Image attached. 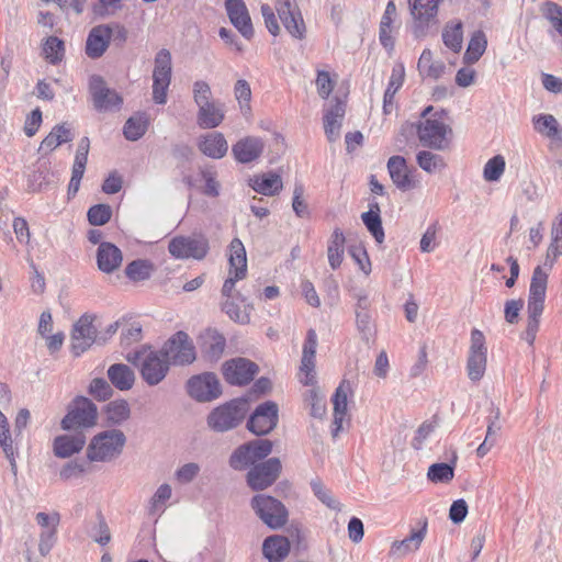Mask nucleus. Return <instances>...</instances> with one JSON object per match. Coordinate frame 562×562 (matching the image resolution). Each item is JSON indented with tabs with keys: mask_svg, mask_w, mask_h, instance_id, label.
<instances>
[{
	"mask_svg": "<svg viewBox=\"0 0 562 562\" xmlns=\"http://www.w3.org/2000/svg\"><path fill=\"white\" fill-rule=\"evenodd\" d=\"M548 283V272L538 266L532 272L527 304V326L521 338L532 346L540 325V316L544 308V299Z\"/></svg>",
	"mask_w": 562,
	"mask_h": 562,
	"instance_id": "obj_1",
	"label": "nucleus"
},
{
	"mask_svg": "<svg viewBox=\"0 0 562 562\" xmlns=\"http://www.w3.org/2000/svg\"><path fill=\"white\" fill-rule=\"evenodd\" d=\"M431 111L432 106H427L422 112V120L416 125L417 135L423 146L442 150L448 146L447 134L451 130L441 120L428 116ZM414 128V124L407 123L402 126V134L412 133Z\"/></svg>",
	"mask_w": 562,
	"mask_h": 562,
	"instance_id": "obj_2",
	"label": "nucleus"
},
{
	"mask_svg": "<svg viewBox=\"0 0 562 562\" xmlns=\"http://www.w3.org/2000/svg\"><path fill=\"white\" fill-rule=\"evenodd\" d=\"M126 436L120 429H110L97 434L87 449V458L91 462H110L123 451Z\"/></svg>",
	"mask_w": 562,
	"mask_h": 562,
	"instance_id": "obj_3",
	"label": "nucleus"
},
{
	"mask_svg": "<svg viewBox=\"0 0 562 562\" xmlns=\"http://www.w3.org/2000/svg\"><path fill=\"white\" fill-rule=\"evenodd\" d=\"M127 360L139 368L140 376L150 386L159 384L169 371L168 361L159 350L142 348L127 356Z\"/></svg>",
	"mask_w": 562,
	"mask_h": 562,
	"instance_id": "obj_4",
	"label": "nucleus"
},
{
	"mask_svg": "<svg viewBox=\"0 0 562 562\" xmlns=\"http://www.w3.org/2000/svg\"><path fill=\"white\" fill-rule=\"evenodd\" d=\"M229 277L225 280L222 288V295L225 300H240L245 302V297L235 291V284L238 280H243L247 274V257L243 243L238 238H234L229 245Z\"/></svg>",
	"mask_w": 562,
	"mask_h": 562,
	"instance_id": "obj_5",
	"label": "nucleus"
},
{
	"mask_svg": "<svg viewBox=\"0 0 562 562\" xmlns=\"http://www.w3.org/2000/svg\"><path fill=\"white\" fill-rule=\"evenodd\" d=\"M246 415V402L232 400L210 412L206 424L210 429L216 432H225L236 428Z\"/></svg>",
	"mask_w": 562,
	"mask_h": 562,
	"instance_id": "obj_6",
	"label": "nucleus"
},
{
	"mask_svg": "<svg viewBox=\"0 0 562 562\" xmlns=\"http://www.w3.org/2000/svg\"><path fill=\"white\" fill-rule=\"evenodd\" d=\"M98 408L88 397L77 396L68 406L67 414L60 422L64 430L91 428L97 425Z\"/></svg>",
	"mask_w": 562,
	"mask_h": 562,
	"instance_id": "obj_7",
	"label": "nucleus"
},
{
	"mask_svg": "<svg viewBox=\"0 0 562 562\" xmlns=\"http://www.w3.org/2000/svg\"><path fill=\"white\" fill-rule=\"evenodd\" d=\"M97 316L93 314H83L72 326L71 330V350L76 356L87 351L94 342L103 345L106 337L99 336L94 326Z\"/></svg>",
	"mask_w": 562,
	"mask_h": 562,
	"instance_id": "obj_8",
	"label": "nucleus"
},
{
	"mask_svg": "<svg viewBox=\"0 0 562 562\" xmlns=\"http://www.w3.org/2000/svg\"><path fill=\"white\" fill-rule=\"evenodd\" d=\"M441 0H408L413 19L412 31L416 38L427 35L430 26L437 21L438 8Z\"/></svg>",
	"mask_w": 562,
	"mask_h": 562,
	"instance_id": "obj_9",
	"label": "nucleus"
},
{
	"mask_svg": "<svg viewBox=\"0 0 562 562\" xmlns=\"http://www.w3.org/2000/svg\"><path fill=\"white\" fill-rule=\"evenodd\" d=\"M168 366H184L195 360V350L192 340L184 331L176 333L159 350Z\"/></svg>",
	"mask_w": 562,
	"mask_h": 562,
	"instance_id": "obj_10",
	"label": "nucleus"
},
{
	"mask_svg": "<svg viewBox=\"0 0 562 562\" xmlns=\"http://www.w3.org/2000/svg\"><path fill=\"white\" fill-rule=\"evenodd\" d=\"M251 507L260 519L272 529L283 527L288 520V510L284 505L271 496L256 495L251 499Z\"/></svg>",
	"mask_w": 562,
	"mask_h": 562,
	"instance_id": "obj_11",
	"label": "nucleus"
},
{
	"mask_svg": "<svg viewBox=\"0 0 562 562\" xmlns=\"http://www.w3.org/2000/svg\"><path fill=\"white\" fill-rule=\"evenodd\" d=\"M187 392L200 403L212 402L222 394L221 383L212 372L191 376L187 382Z\"/></svg>",
	"mask_w": 562,
	"mask_h": 562,
	"instance_id": "obj_12",
	"label": "nucleus"
},
{
	"mask_svg": "<svg viewBox=\"0 0 562 562\" xmlns=\"http://www.w3.org/2000/svg\"><path fill=\"white\" fill-rule=\"evenodd\" d=\"M169 252L177 259H203L209 250V241L204 236H178L170 240Z\"/></svg>",
	"mask_w": 562,
	"mask_h": 562,
	"instance_id": "obj_13",
	"label": "nucleus"
},
{
	"mask_svg": "<svg viewBox=\"0 0 562 562\" xmlns=\"http://www.w3.org/2000/svg\"><path fill=\"white\" fill-rule=\"evenodd\" d=\"M279 420V407L277 403L267 401L256 407L247 422L249 431L257 436H263L272 431Z\"/></svg>",
	"mask_w": 562,
	"mask_h": 562,
	"instance_id": "obj_14",
	"label": "nucleus"
},
{
	"mask_svg": "<svg viewBox=\"0 0 562 562\" xmlns=\"http://www.w3.org/2000/svg\"><path fill=\"white\" fill-rule=\"evenodd\" d=\"M281 472V462L278 458L255 465L247 474L248 485L255 491H261L272 485Z\"/></svg>",
	"mask_w": 562,
	"mask_h": 562,
	"instance_id": "obj_15",
	"label": "nucleus"
},
{
	"mask_svg": "<svg viewBox=\"0 0 562 562\" xmlns=\"http://www.w3.org/2000/svg\"><path fill=\"white\" fill-rule=\"evenodd\" d=\"M222 371L229 384L244 385L254 379L258 366L246 358H236L224 362Z\"/></svg>",
	"mask_w": 562,
	"mask_h": 562,
	"instance_id": "obj_16",
	"label": "nucleus"
},
{
	"mask_svg": "<svg viewBox=\"0 0 562 562\" xmlns=\"http://www.w3.org/2000/svg\"><path fill=\"white\" fill-rule=\"evenodd\" d=\"M277 12L286 31L296 38H302L305 25L296 0H277Z\"/></svg>",
	"mask_w": 562,
	"mask_h": 562,
	"instance_id": "obj_17",
	"label": "nucleus"
},
{
	"mask_svg": "<svg viewBox=\"0 0 562 562\" xmlns=\"http://www.w3.org/2000/svg\"><path fill=\"white\" fill-rule=\"evenodd\" d=\"M90 92L93 103L99 111H111L120 108L123 100L119 93L109 89L100 76H92L90 79Z\"/></svg>",
	"mask_w": 562,
	"mask_h": 562,
	"instance_id": "obj_18",
	"label": "nucleus"
},
{
	"mask_svg": "<svg viewBox=\"0 0 562 562\" xmlns=\"http://www.w3.org/2000/svg\"><path fill=\"white\" fill-rule=\"evenodd\" d=\"M202 357L210 362H216L224 353L226 339L216 329L207 328L199 337Z\"/></svg>",
	"mask_w": 562,
	"mask_h": 562,
	"instance_id": "obj_19",
	"label": "nucleus"
},
{
	"mask_svg": "<svg viewBox=\"0 0 562 562\" xmlns=\"http://www.w3.org/2000/svg\"><path fill=\"white\" fill-rule=\"evenodd\" d=\"M225 8L232 24L245 38H251L254 27L244 0H225Z\"/></svg>",
	"mask_w": 562,
	"mask_h": 562,
	"instance_id": "obj_20",
	"label": "nucleus"
},
{
	"mask_svg": "<svg viewBox=\"0 0 562 562\" xmlns=\"http://www.w3.org/2000/svg\"><path fill=\"white\" fill-rule=\"evenodd\" d=\"M265 143L260 137L247 136L232 147L234 158L241 164H248L260 157Z\"/></svg>",
	"mask_w": 562,
	"mask_h": 562,
	"instance_id": "obj_21",
	"label": "nucleus"
},
{
	"mask_svg": "<svg viewBox=\"0 0 562 562\" xmlns=\"http://www.w3.org/2000/svg\"><path fill=\"white\" fill-rule=\"evenodd\" d=\"M427 519L422 521V527L412 530L411 535L403 540L394 541L390 549V557L403 558L409 553L417 551L427 535Z\"/></svg>",
	"mask_w": 562,
	"mask_h": 562,
	"instance_id": "obj_22",
	"label": "nucleus"
},
{
	"mask_svg": "<svg viewBox=\"0 0 562 562\" xmlns=\"http://www.w3.org/2000/svg\"><path fill=\"white\" fill-rule=\"evenodd\" d=\"M351 384L347 380H342L333 395L331 402L334 406V428L333 437H337L342 425V420L347 414L348 396L351 394Z\"/></svg>",
	"mask_w": 562,
	"mask_h": 562,
	"instance_id": "obj_23",
	"label": "nucleus"
},
{
	"mask_svg": "<svg viewBox=\"0 0 562 562\" xmlns=\"http://www.w3.org/2000/svg\"><path fill=\"white\" fill-rule=\"evenodd\" d=\"M198 148L212 159H221L227 154L228 144L222 133L211 132L199 137Z\"/></svg>",
	"mask_w": 562,
	"mask_h": 562,
	"instance_id": "obj_24",
	"label": "nucleus"
},
{
	"mask_svg": "<svg viewBox=\"0 0 562 562\" xmlns=\"http://www.w3.org/2000/svg\"><path fill=\"white\" fill-rule=\"evenodd\" d=\"M112 30L108 25L93 27L86 42V54L90 58H99L106 50L111 41Z\"/></svg>",
	"mask_w": 562,
	"mask_h": 562,
	"instance_id": "obj_25",
	"label": "nucleus"
},
{
	"mask_svg": "<svg viewBox=\"0 0 562 562\" xmlns=\"http://www.w3.org/2000/svg\"><path fill=\"white\" fill-rule=\"evenodd\" d=\"M344 116L345 104L336 99L324 114V130L328 142L334 143L339 139Z\"/></svg>",
	"mask_w": 562,
	"mask_h": 562,
	"instance_id": "obj_26",
	"label": "nucleus"
},
{
	"mask_svg": "<svg viewBox=\"0 0 562 562\" xmlns=\"http://www.w3.org/2000/svg\"><path fill=\"white\" fill-rule=\"evenodd\" d=\"M86 445V436L79 431L75 435H61L54 439V453L58 458H69L78 453Z\"/></svg>",
	"mask_w": 562,
	"mask_h": 562,
	"instance_id": "obj_27",
	"label": "nucleus"
},
{
	"mask_svg": "<svg viewBox=\"0 0 562 562\" xmlns=\"http://www.w3.org/2000/svg\"><path fill=\"white\" fill-rule=\"evenodd\" d=\"M123 260L122 251L111 243H101L98 247L97 262L102 272L111 273Z\"/></svg>",
	"mask_w": 562,
	"mask_h": 562,
	"instance_id": "obj_28",
	"label": "nucleus"
},
{
	"mask_svg": "<svg viewBox=\"0 0 562 562\" xmlns=\"http://www.w3.org/2000/svg\"><path fill=\"white\" fill-rule=\"evenodd\" d=\"M387 170L393 183L402 191H407L415 187L412 180L405 158L402 156H392L387 161Z\"/></svg>",
	"mask_w": 562,
	"mask_h": 562,
	"instance_id": "obj_29",
	"label": "nucleus"
},
{
	"mask_svg": "<svg viewBox=\"0 0 562 562\" xmlns=\"http://www.w3.org/2000/svg\"><path fill=\"white\" fill-rule=\"evenodd\" d=\"M533 128L552 142L562 144V127L552 114H538L532 117Z\"/></svg>",
	"mask_w": 562,
	"mask_h": 562,
	"instance_id": "obj_30",
	"label": "nucleus"
},
{
	"mask_svg": "<svg viewBox=\"0 0 562 562\" xmlns=\"http://www.w3.org/2000/svg\"><path fill=\"white\" fill-rule=\"evenodd\" d=\"M290 551V542L282 536H270L265 539L262 553L270 562L282 561Z\"/></svg>",
	"mask_w": 562,
	"mask_h": 562,
	"instance_id": "obj_31",
	"label": "nucleus"
},
{
	"mask_svg": "<svg viewBox=\"0 0 562 562\" xmlns=\"http://www.w3.org/2000/svg\"><path fill=\"white\" fill-rule=\"evenodd\" d=\"M108 378L120 391L131 390L135 382V374L133 370L123 363L112 364L108 369Z\"/></svg>",
	"mask_w": 562,
	"mask_h": 562,
	"instance_id": "obj_32",
	"label": "nucleus"
},
{
	"mask_svg": "<svg viewBox=\"0 0 562 562\" xmlns=\"http://www.w3.org/2000/svg\"><path fill=\"white\" fill-rule=\"evenodd\" d=\"M72 139V134L67 124L56 125L50 133L42 140L38 150L48 154L64 143Z\"/></svg>",
	"mask_w": 562,
	"mask_h": 562,
	"instance_id": "obj_33",
	"label": "nucleus"
},
{
	"mask_svg": "<svg viewBox=\"0 0 562 562\" xmlns=\"http://www.w3.org/2000/svg\"><path fill=\"white\" fill-rule=\"evenodd\" d=\"M131 417V407L125 400H116L104 407V418L109 426H121Z\"/></svg>",
	"mask_w": 562,
	"mask_h": 562,
	"instance_id": "obj_34",
	"label": "nucleus"
},
{
	"mask_svg": "<svg viewBox=\"0 0 562 562\" xmlns=\"http://www.w3.org/2000/svg\"><path fill=\"white\" fill-rule=\"evenodd\" d=\"M345 235L340 228H335L327 246V257L331 269L336 270L344 260Z\"/></svg>",
	"mask_w": 562,
	"mask_h": 562,
	"instance_id": "obj_35",
	"label": "nucleus"
},
{
	"mask_svg": "<svg viewBox=\"0 0 562 562\" xmlns=\"http://www.w3.org/2000/svg\"><path fill=\"white\" fill-rule=\"evenodd\" d=\"M362 222L367 229L371 233L378 244L384 240V231L380 216V207L378 203L370 204V210L361 215Z\"/></svg>",
	"mask_w": 562,
	"mask_h": 562,
	"instance_id": "obj_36",
	"label": "nucleus"
},
{
	"mask_svg": "<svg viewBox=\"0 0 562 562\" xmlns=\"http://www.w3.org/2000/svg\"><path fill=\"white\" fill-rule=\"evenodd\" d=\"M224 120V113L213 102L202 105L198 111V125L202 128L217 127Z\"/></svg>",
	"mask_w": 562,
	"mask_h": 562,
	"instance_id": "obj_37",
	"label": "nucleus"
},
{
	"mask_svg": "<svg viewBox=\"0 0 562 562\" xmlns=\"http://www.w3.org/2000/svg\"><path fill=\"white\" fill-rule=\"evenodd\" d=\"M251 181L252 189L263 195H274L282 189L281 177L273 172L256 177Z\"/></svg>",
	"mask_w": 562,
	"mask_h": 562,
	"instance_id": "obj_38",
	"label": "nucleus"
},
{
	"mask_svg": "<svg viewBox=\"0 0 562 562\" xmlns=\"http://www.w3.org/2000/svg\"><path fill=\"white\" fill-rule=\"evenodd\" d=\"M458 456L453 452L451 463H434L429 467L427 477L434 483H448L454 476V464Z\"/></svg>",
	"mask_w": 562,
	"mask_h": 562,
	"instance_id": "obj_39",
	"label": "nucleus"
},
{
	"mask_svg": "<svg viewBox=\"0 0 562 562\" xmlns=\"http://www.w3.org/2000/svg\"><path fill=\"white\" fill-rule=\"evenodd\" d=\"M147 126L148 120L146 114L137 113L126 121L123 127V134L126 139L135 142L146 133Z\"/></svg>",
	"mask_w": 562,
	"mask_h": 562,
	"instance_id": "obj_40",
	"label": "nucleus"
},
{
	"mask_svg": "<svg viewBox=\"0 0 562 562\" xmlns=\"http://www.w3.org/2000/svg\"><path fill=\"white\" fill-rule=\"evenodd\" d=\"M487 46V40L482 31H476L471 36L467 52L463 56V61L467 64L476 63L484 54Z\"/></svg>",
	"mask_w": 562,
	"mask_h": 562,
	"instance_id": "obj_41",
	"label": "nucleus"
},
{
	"mask_svg": "<svg viewBox=\"0 0 562 562\" xmlns=\"http://www.w3.org/2000/svg\"><path fill=\"white\" fill-rule=\"evenodd\" d=\"M418 70L423 76H427L432 79H438L445 70V65L441 61L432 60V53L426 48L423 50L418 59Z\"/></svg>",
	"mask_w": 562,
	"mask_h": 562,
	"instance_id": "obj_42",
	"label": "nucleus"
},
{
	"mask_svg": "<svg viewBox=\"0 0 562 562\" xmlns=\"http://www.w3.org/2000/svg\"><path fill=\"white\" fill-rule=\"evenodd\" d=\"M462 23L460 21L450 22L445 26L442 32V41L448 48L454 53H458L462 47Z\"/></svg>",
	"mask_w": 562,
	"mask_h": 562,
	"instance_id": "obj_43",
	"label": "nucleus"
},
{
	"mask_svg": "<svg viewBox=\"0 0 562 562\" xmlns=\"http://www.w3.org/2000/svg\"><path fill=\"white\" fill-rule=\"evenodd\" d=\"M170 72H153V100L157 104L167 102V91L171 82Z\"/></svg>",
	"mask_w": 562,
	"mask_h": 562,
	"instance_id": "obj_44",
	"label": "nucleus"
},
{
	"mask_svg": "<svg viewBox=\"0 0 562 562\" xmlns=\"http://www.w3.org/2000/svg\"><path fill=\"white\" fill-rule=\"evenodd\" d=\"M506 167L505 158L502 155H496L488 159L483 168V178L488 182L498 181Z\"/></svg>",
	"mask_w": 562,
	"mask_h": 562,
	"instance_id": "obj_45",
	"label": "nucleus"
},
{
	"mask_svg": "<svg viewBox=\"0 0 562 562\" xmlns=\"http://www.w3.org/2000/svg\"><path fill=\"white\" fill-rule=\"evenodd\" d=\"M256 461L251 456V452L247 446L244 443L234 450L229 458V465L234 470L241 471L248 468L251 464H255Z\"/></svg>",
	"mask_w": 562,
	"mask_h": 562,
	"instance_id": "obj_46",
	"label": "nucleus"
},
{
	"mask_svg": "<svg viewBox=\"0 0 562 562\" xmlns=\"http://www.w3.org/2000/svg\"><path fill=\"white\" fill-rule=\"evenodd\" d=\"M487 353H474L468 357V375L471 381H480L486 369Z\"/></svg>",
	"mask_w": 562,
	"mask_h": 562,
	"instance_id": "obj_47",
	"label": "nucleus"
},
{
	"mask_svg": "<svg viewBox=\"0 0 562 562\" xmlns=\"http://www.w3.org/2000/svg\"><path fill=\"white\" fill-rule=\"evenodd\" d=\"M311 487L314 493V495L328 508L333 510L340 512L341 505L340 503L335 498V496L331 494L329 490H327L324 484L319 480H313L311 482Z\"/></svg>",
	"mask_w": 562,
	"mask_h": 562,
	"instance_id": "obj_48",
	"label": "nucleus"
},
{
	"mask_svg": "<svg viewBox=\"0 0 562 562\" xmlns=\"http://www.w3.org/2000/svg\"><path fill=\"white\" fill-rule=\"evenodd\" d=\"M418 166L426 172L432 173L445 168L443 159L431 151L422 150L417 154Z\"/></svg>",
	"mask_w": 562,
	"mask_h": 562,
	"instance_id": "obj_49",
	"label": "nucleus"
},
{
	"mask_svg": "<svg viewBox=\"0 0 562 562\" xmlns=\"http://www.w3.org/2000/svg\"><path fill=\"white\" fill-rule=\"evenodd\" d=\"M153 272V266L145 260H135L126 266L125 273L133 281L147 280Z\"/></svg>",
	"mask_w": 562,
	"mask_h": 562,
	"instance_id": "obj_50",
	"label": "nucleus"
},
{
	"mask_svg": "<svg viewBox=\"0 0 562 562\" xmlns=\"http://www.w3.org/2000/svg\"><path fill=\"white\" fill-rule=\"evenodd\" d=\"M223 312L234 322L238 324H248L250 322V314L245 308L241 310L239 305L235 302V299L224 300L222 302Z\"/></svg>",
	"mask_w": 562,
	"mask_h": 562,
	"instance_id": "obj_51",
	"label": "nucleus"
},
{
	"mask_svg": "<svg viewBox=\"0 0 562 562\" xmlns=\"http://www.w3.org/2000/svg\"><path fill=\"white\" fill-rule=\"evenodd\" d=\"M43 54L45 58L56 64L61 60L64 54V43L56 36H49L43 46Z\"/></svg>",
	"mask_w": 562,
	"mask_h": 562,
	"instance_id": "obj_52",
	"label": "nucleus"
},
{
	"mask_svg": "<svg viewBox=\"0 0 562 562\" xmlns=\"http://www.w3.org/2000/svg\"><path fill=\"white\" fill-rule=\"evenodd\" d=\"M87 216L91 225L101 226L110 221L112 210L106 204H97L88 210Z\"/></svg>",
	"mask_w": 562,
	"mask_h": 562,
	"instance_id": "obj_53",
	"label": "nucleus"
},
{
	"mask_svg": "<svg viewBox=\"0 0 562 562\" xmlns=\"http://www.w3.org/2000/svg\"><path fill=\"white\" fill-rule=\"evenodd\" d=\"M89 536L99 544L105 546L111 540V532L104 517L99 514L94 526L89 531Z\"/></svg>",
	"mask_w": 562,
	"mask_h": 562,
	"instance_id": "obj_54",
	"label": "nucleus"
},
{
	"mask_svg": "<svg viewBox=\"0 0 562 562\" xmlns=\"http://www.w3.org/2000/svg\"><path fill=\"white\" fill-rule=\"evenodd\" d=\"M171 497V486L169 484H161L150 499L149 515H155L162 509L165 502Z\"/></svg>",
	"mask_w": 562,
	"mask_h": 562,
	"instance_id": "obj_55",
	"label": "nucleus"
},
{
	"mask_svg": "<svg viewBox=\"0 0 562 562\" xmlns=\"http://www.w3.org/2000/svg\"><path fill=\"white\" fill-rule=\"evenodd\" d=\"M299 380L304 385L313 386L316 383L315 359L302 357Z\"/></svg>",
	"mask_w": 562,
	"mask_h": 562,
	"instance_id": "obj_56",
	"label": "nucleus"
},
{
	"mask_svg": "<svg viewBox=\"0 0 562 562\" xmlns=\"http://www.w3.org/2000/svg\"><path fill=\"white\" fill-rule=\"evenodd\" d=\"M543 15L562 36V7L553 2H547L543 7Z\"/></svg>",
	"mask_w": 562,
	"mask_h": 562,
	"instance_id": "obj_57",
	"label": "nucleus"
},
{
	"mask_svg": "<svg viewBox=\"0 0 562 562\" xmlns=\"http://www.w3.org/2000/svg\"><path fill=\"white\" fill-rule=\"evenodd\" d=\"M247 446L256 462L265 459L272 451V442L268 439H256L247 442Z\"/></svg>",
	"mask_w": 562,
	"mask_h": 562,
	"instance_id": "obj_58",
	"label": "nucleus"
},
{
	"mask_svg": "<svg viewBox=\"0 0 562 562\" xmlns=\"http://www.w3.org/2000/svg\"><path fill=\"white\" fill-rule=\"evenodd\" d=\"M89 392L99 401H105L112 395L111 385L102 378H95L91 381Z\"/></svg>",
	"mask_w": 562,
	"mask_h": 562,
	"instance_id": "obj_59",
	"label": "nucleus"
},
{
	"mask_svg": "<svg viewBox=\"0 0 562 562\" xmlns=\"http://www.w3.org/2000/svg\"><path fill=\"white\" fill-rule=\"evenodd\" d=\"M200 465L195 462H189L176 471V479L181 484L191 483L199 474Z\"/></svg>",
	"mask_w": 562,
	"mask_h": 562,
	"instance_id": "obj_60",
	"label": "nucleus"
},
{
	"mask_svg": "<svg viewBox=\"0 0 562 562\" xmlns=\"http://www.w3.org/2000/svg\"><path fill=\"white\" fill-rule=\"evenodd\" d=\"M315 83L317 93L322 99H327L335 87V82L331 80L329 74L324 70L317 72Z\"/></svg>",
	"mask_w": 562,
	"mask_h": 562,
	"instance_id": "obj_61",
	"label": "nucleus"
},
{
	"mask_svg": "<svg viewBox=\"0 0 562 562\" xmlns=\"http://www.w3.org/2000/svg\"><path fill=\"white\" fill-rule=\"evenodd\" d=\"M304 187L301 183H295L293 190L292 207L299 217H306L308 215L307 204L303 200Z\"/></svg>",
	"mask_w": 562,
	"mask_h": 562,
	"instance_id": "obj_62",
	"label": "nucleus"
},
{
	"mask_svg": "<svg viewBox=\"0 0 562 562\" xmlns=\"http://www.w3.org/2000/svg\"><path fill=\"white\" fill-rule=\"evenodd\" d=\"M172 71V58L168 49L161 48L155 56L153 72Z\"/></svg>",
	"mask_w": 562,
	"mask_h": 562,
	"instance_id": "obj_63",
	"label": "nucleus"
},
{
	"mask_svg": "<svg viewBox=\"0 0 562 562\" xmlns=\"http://www.w3.org/2000/svg\"><path fill=\"white\" fill-rule=\"evenodd\" d=\"M193 98L198 106L211 103V88L205 81H195L193 85Z\"/></svg>",
	"mask_w": 562,
	"mask_h": 562,
	"instance_id": "obj_64",
	"label": "nucleus"
}]
</instances>
